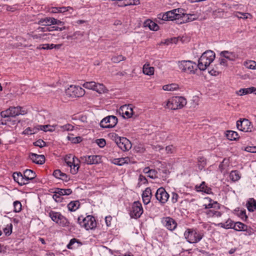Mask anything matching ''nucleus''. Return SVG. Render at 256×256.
Returning a JSON list of instances; mask_svg holds the SVG:
<instances>
[{"instance_id": "nucleus-60", "label": "nucleus", "mask_w": 256, "mask_h": 256, "mask_svg": "<svg viewBox=\"0 0 256 256\" xmlns=\"http://www.w3.org/2000/svg\"><path fill=\"white\" fill-rule=\"evenodd\" d=\"M96 142L101 148H104L106 144V142L104 138L97 139L96 140Z\"/></svg>"}, {"instance_id": "nucleus-54", "label": "nucleus", "mask_w": 256, "mask_h": 256, "mask_svg": "<svg viewBox=\"0 0 256 256\" xmlns=\"http://www.w3.org/2000/svg\"><path fill=\"white\" fill-rule=\"evenodd\" d=\"M111 60L112 62L114 63H118L121 61L124 60H125V58L122 55L114 56L112 58Z\"/></svg>"}, {"instance_id": "nucleus-31", "label": "nucleus", "mask_w": 256, "mask_h": 256, "mask_svg": "<svg viewBox=\"0 0 256 256\" xmlns=\"http://www.w3.org/2000/svg\"><path fill=\"white\" fill-rule=\"evenodd\" d=\"M93 90L96 92L100 94H104L108 92V90L102 84L96 82L94 89Z\"/></svg>"}, {"instance_id": "nucleus-34", "label": "nucleus", "mask_w": 256, "mask_h": 256, "mask_svg": "<svg viewBox=\"0 0 256 256\" xmlns=\"http://www.w3.org/2000/svg\"><path fill=\"white\" fill-rule=\"evenodd\" d=\"M140 4V0H122L120 4L119 5V6L121 7H125L130 6H136Z\"/></svg>"}, {"instance_id": "nucleus-19", "label": "nucleus", "mask_w": 256, "mask_h": 256, "mask_svg": "<svg viewBox=\"0 0 256 256\" xmlns=\"http://www.w3.org/2000/svg\"><path fill=\"white\" fill-rule=\"evenodd\" d=\"M29 158L33 162L36 164H42L45 162V157L42 154L30 153Z\"/></svg>"}, {"instance_id": "nucleus-9", "label": "nucleus", "mask_w": 256, "mask_h": 256, "mask_svg": "<svg viewBox=\"0 0 256 256\" xmlns=\"http://www.w3.org/2000/svg\"><path fill=\"white\" fill-rule=\"evenodd\" d=\"M64 162L70 168V172L72 174L78 173L80 166V160L72 154L66 155L64 158Z\"/></svg>"}, {"instance_id": "nucleus-57", "label": "nucleus", "mask_w": 256, "mask_h": 256, "mask_svg": "<svg viewBox=\"0 0 256 256\" xmlns=\"http://www.w3.org/2000/svg\"><path fill=\"white\" fill-rule=\"evenodd\" d=\"M50 17H46L42 18L39 20L38 24L44 26H50Z\"/></svg>"}, {"instance_id": "nucleus-41", "label": "nucleus", "mask_w": 256, "mask_h": 256, "mask_svg": "<svg viewBox=\"0 0 256 256\" xmlns=\"http://www.w3.org/2000/svg\"><path fill=\"white\" fill-rule=\"evenodd\" d=\"M234 225V222L230 218H228L225 222H220L218 224V226L226 229L232 228Z\"/></svg>"}, {"instance_id": "nucleus-44", "label": "nucleus", "mask_w": 256, "mask_h": 256, "mask_svg": "<svg viewBox=\"0 0 256 256\" xmlns=\"http://www.w3.org/2000/svg\"><path fill=\"white\" fill-rule=\"evenodd\" d=\"M234 16L238 18L247 19L248 18H252V15L250 13L247 12H236L234 14Z\"/></svg>"}, {"instance_id": "nucleus-8", "label": "nucleus", "mask_w": 256, "mask_h": 256, "mask_svg": "<svg viewBox=\"0 0 256 256\" xmlns=\"http://www.w3.org/2000/svg\"><path fill=\"white\" fill-rule=\"evenodd\" d=\"M184 236L189 243L196 244L202 239L203 234L196 229L187 228L184 233Z\"/></svg>"}, {"instance_id": "nucleus-35", "label": "nucleus", "mask_w": 256, "mask_h": 256, "mask_svg": "<svg viewBox=\"0 0 256 256\" xmlns=\"http://www.w3.org/2000/svg\"><path fill=\"white\" fill-rule=\"evenodd\" d=\"M56 125H50V124H46V125H38V130H42L44 132H54L55 129L56 127Z\"/></svg>"}, {"instance_id": "nucleus-45", "label": "nucleus", "mask_w": 256, "mask_h": 256, "mask_svg": "<svg viewBox=\"0 0 256 256\" xmlns=\"http://www.w3.org/2000/svg\"><path fill=\"white\" fill-rule=\"evenodd\" d=\"M252 89L253 88H252V87L246 88H240V90L236 91V93L237 95L242 96L252 93V92H253Z\"/></svg>"}, {"instance_id": "nucleus-58", "label": "nucleus", "mask_w": 256, "mask_h": 256, "mask_svg": "<svg viewBox=\"0 0 256 256\" xmlns=\"http://www.w3.org/2000/svg\"><path fill=\"white\" fill-rule=\"evenodd\" d=\"M68 140L71 141L72 142L74 143V144L79 143L82 140V138L80 136L72 137V136H68Z\"/></svg>"}, {"instance_id": "nucleus-48", "label": "nucleus", "mask_w": 256, "mask_h": 256, "mask_svg": "<svg viewBox=\"0 0 256 256\" xmlns=\"http://www.w3.org/2000/svg\"><path fill=\"white\" fill-rule=\"evenodd\" d=\"M206 164V158L202 156L198 157V168L200 170H202Z\"/></svg>"}, {"instance_id": "nucleus-56", "label": "nucleus", "mask_w": 256, "mask_h": 256, "mask_svg": "<svg viewBox=\"0 0 256 256\" xmlns=\"http://www.w3.org/2000/svg\"><path fill=\"white\" fill-rule=\"evenodd\" d=\"M60 127L62 131H71L74 128V126L70 124H67Z\"/></svg>"}, {"instance_id": "nucleus-13", "label": "nucleus", "mask_w": 256, "mask_h": 256, "mask_svg": "<svg viewBox=\"0 0 256 256\" xmlns=\"http://www.w3.org/2000/svg\"><path fill=\"white\" fill-rule=\"evenodd\" d=\"M237 128L244 132H252L253 126L252 122L246 118H240L236 122Z\"/></svg>"}, {"instance_id": "nucleus-1", "label": "nucleus", "mask_w": 256, "mask_h": 256, "mask_svg": "<svg viewBox=\"0 0 256 256\" xmlns=\"http://www.w3.org/2000/svg\"><path fill=\"white\" fill-rule=\"evenodd\" d=\"M215 53L210 50L204 52L199 58L198 67L200 70H204L214 60L215 58Z\"/></svg>"}, {"instance_id": "nucleus-30", "label": "nucleus", "mask_w": 256, "mask_h": 256, "mask_svg": "<svg viewBox=\"0 0 256 256\" xmlns=\"http://www.w3.org/2000/svg\"><path fill=\"white\" fill-rule=\"evenodd\" d=\"M143 73L147 76L154 75V68L152 66H150L149 64H145L142 68Z\"/></svg>"}, {"instance_id": "nucleus-40", "label": "nucleus", "mask_w": 256, "mask_h": 256, "mask_svg": "<svg viewBox=\"0 0 256 256\" xmlns=\"http://www.w3.org/2000/svg\"><path fill=\"white\" fill-rule=\"evenodd\" d=\"M227 138L230 140H235L239 138L237 132L232 130H228L226 132Z\"/></svg>"}, {"instance_id": "nucleus-7", "label": "nucleus", "mask_w": 256, "mask_h": 256, "mask_svg": "<svg viewBox=\"0 0 256 256\" xmlns=\"http://www.w3.org/2000/svg\"><path fill=\"white\" fill-rule=\"evenodd\" d=\"M78 222L82 228L87 230H94L96 226L95 218L90 215L86 217L81 216L78 218Z\"/></svg>"}, {"instance_id": "nucleus-63", "label": "nucleus", "mask_w": 256, "mask_h": 256, "mask_svg": "<svg viewBox=\"0 0 256 256\" xmlns=\"http://www.w3.org/2000/svg\"><path fill=\"white\" fill-rule=\"evenodd\" d=\"M63 172H62L60 170H56L53 172V176L56 178L60 179L62 176Z\"/></svg>"}, {"instance_id": "nucleus-51", "label": "nucleus", "mask_w": 256, "mask_h": 256, "mask_svg": "<svg viewBox=\"0 0 256 256\" xmlns=\"http://www.w3.org/2000/svg\"><path fill=\"white\" fill-rule=\"evenodd\" d=\"M96 82L94 81L86 82L82 84V86L86 89L92 90H93L94 89V86Z\"/></svg>"}, {"instance_id": "nucleus-16", "label": "nucleus", "mask_w": 256, "mask_h": 256, "mask_svg": "<svg viewBox=\"0 0 256 256\" xmlns=\"http://www.w3.org/2000/svg\"><path fill=\"white\" fill-rule=\"evenodd\" d=\"M81 160L87 164H98L101 162V157L98 155L84 156L80 157Z\"/></svg>"}, {"instance_id": "nucleus-53", "label": "nucleus", "mask_w": 256, "mask_h": 256, "mask_svg": "<svg viewBox=\"0 0 256 256\" xmlns=\"http://www.w3.org/2000/svg\"><path fill=\"white\" fill-rule=\"evenodd\" d=\"M12 224H10L6 226L4 228L3 230L6 236H10L12 232Z\"/></svg>"}, {"instance_id": "nucleus-36", "label": "nucleus", "mask_w": 256, "mask_h": 256, "mask_svg": "<svg viewBox=\"0 0 256 256\" xmlns=\"http://www.w3.org/2000/svg\"><path fill=\"white\" fill-rule=\"evenodd\" d=\"M246 206L248 211L254 212L256 210V200L253 198H250L246 204Z\"/></svg>"}, {"instance_id": "nucleus-47", "label": "nucleus", "mask_w": 256, "mask_h": 256, "mask_svg": "<svg viewBox=\"0 0 256 256\" xmlns=\"http://www.w3.org/2000/svg\"><path fill=\"white\" fill-rule=\"evenodd\" d=\"M42 42L46 40V41H50L53 39L55 38L56 35L55 34H52L50 33H44L42 32Z\"/></svg>"}, {"instance_id": "nucleus-18", "label": "nucleus", "mask_w": 256, "mask_h": 256, "mask_svg": "<svg viewBox=\"0 0 256 256\" xmlns=\"http://www.w3.org/2000/svg\"><path fill=\"white\" fill-rule=\"evenodd\" d=\"M162 222L165 228L171 231L174 230L177 226V223L175 220L169 216L163 218Z\"/></svg>"}, {"instance_id": "nucleus-24", "label": "nucleus", "mask_w": 256, "mask_h": 256, "mask_svg": "<svg viewBox=\"0 0 256 256\" xmlns=\"http://www.w3.org/2000/svg\"><path fill=\"white\" fill-rule=\"evenodd\" d=\"M205 200L208 202V204L206 203L204 204L206 210L214 208H220V204L208 198H206Z\"/></svg>"}, {"instance_id": "nucleus-21", "label": "nucleus", "mask_w": 256, "mask_h": 256, "mask_svg": "<svg viewBox=\"0 0 256 256\" xmlns=\"http://www.w3.org/2000/svg\"><path fill=\"white\" fill-rule=\"evenodd\" d=\"M13 178L14 181L20 186H23L28 184V180L24 178V174L21 172H15L13 174Z\"/></svg>"}, {"instance_id": "nucleus-37", "label": "nucleus", "mask_w": 256, "mask_h": 256, "mask_svg": "<svg viewBox=\"0 0 256 256\" xmlns=\"http://www.w3.org/2000/svg\"><path fill=\"white\" fill-rule=\"evenodd\" d=\"M80 206V203L78 200L72 201L68 204V208L70 211L75 212Z\"/></svg>"}, {"instance_id": "nucleus-23", "label": "nucleus", "mask_w": 256, "mask_h": 256, "mask_svg": "<svg viewBox=\"0 0 256 256\" xmlns=\"http://www.w3.org/2000/svg\"><path fill=\"white\" fill-rule=\"evenodd\" d=\"M152 196V190L150 188H146L142 194V201L144 204H148L150 202Z\"/></svg>"}, {"instance_id": "nucleus-26", "label": "nucleus", "mask_w": 256, "mask_h": 256, "mask_svg": "<svg viewBox=\"0 0 256 256\" xmlns=\"http://www.w3.org/2000/svg\"><path fill=\"white\" fill-rule=\"evenodd\" d=\"M162 90L164 91L174 92L180 90V86L176 83H172L162 86Z\"/></svg>"}, {"instance_id": "nucleus-49", "label": "nucleus", "mask_w": 256, "mask_h": 256, "mask_svg": "<svg viewBox=\"0 0 256 256\" xmlns=\"http://www.w3.org/2000/svg\"><path fill=\"white\" fill-rule=\"evenodd\" d=\"M56 190L58 192V194L60 196H68L72 193V190L70 188L62 189L58 188Z\"/></svg>"}, {"instance_id": "nucleus-4", "label": "nucleus", "mask_w": 256, "mask_h": 256, "mask_svg": "<svg viewBox=\"0 0 256 256\" xmlns=\"http://www.w3.org/2000/svg\"><path fill=\"white\" fill-rule=\"evenodd\" d=\"M48 214L52 220L60 226L68 228L70 230L72 224L68 219L62 216L60 212L50 210L48 212Z\"/></svg>"}, {"instance_id": "nucleus-62", "label": "nucleus", "mask_w": 256, "mask_h": 256, "mask_svg": "<svg viewBox=\"0 0 256 256\" xmlns=\"http://www.w3.org/2000/svg\"><path fill=\"white\" fill-rule=\"evenodd\" d=\"M35 146L43 148L46 146V142L42 140H38L34 143Z\"/></svg>"}, {"instance_id": "nucleus-10", "label": "nucleus", "mask_w": 256, "mask_h": 256, "mask_svg": "<svg viewBox=\"0 0 256 256\" xmlns=\"http://www.w3.org/2000/svg\"><path fill=\"white\" fill-rule=\"evenodd\" d=\"M85 90L76 85H70L66 90V95L72 98H81L85 94Z\"/></svg>"}, {"instance_id": "nucleus-28", "label": "nucleus", "mask_w": 256, "mask_h": 256, "mask_svg": "<svg viewBox=\"0 0 256 256\" xmlns=\"http://www.w3.org/2000/svg\"><path fill=\"white\" fill-rule=\"evenodd\" d=\"M82 245V242L76 238H74L72 239L66 247L68 249H75Z\"/></svg>"}, {"instance_id": "nucleus-3", "label": "nucleus", "mask_w": 256, "mask_h": 256, "mask_svg": "<svg viewBox=\"0 0 256 256\" xmlns=\"http://www.w3.org/2000/svg\"><path fill=\"white\" fill-rule=\"evenodd\" d=\"M185 10L178 8L168 11L164 14H159L158 18L163 20H179L184 16L186 14Z\"/></svg>"}, {"instance_id": "nucleus-25", "label": "nucleus", "mask_w": 256, "mask_h": 256, "mask_svg": "<svg viewBox=\"0 0 256 256\" xmlns=\"http://www.w3.org/2000/svg\"><path fill=\"white\" fill-rule=\"evenodd\" d=\"M195 188L197 192H204L208 194L212 192V189L206 185L204 182H202L199 186H196Z\"/></svg>"}, {"instance_id": "nucleus-50", "label": "nucleus", "mask_w": 256, "mask_h": 256, "mask_svg": "<svg viewBox=\"0 0 256 256\" xmlns=\"http://www.w3.org/2000/svg\"><path fill=\"white\" fill-rule=\"evenodd\" d=\"M38 131V126L34 127V128H26L22 132V134H34Z\"/></svg>"}, {"instance_id": "nucleus-55", "label": "nucleus", "mask_w": 256, "mask_h": 256, "mask_svg": "<svg viewBox=\"0 0 256 256\" xmlns=\"http://www.w3.org/2000/svg\"><path fill=\"white\" fill-rule=\"evenodd\" d=\"M14 210L16 212H20L22 210V204L18 201H16L14 202Z\"/></svg>"}, {"instance_id": "nucleus-42", "label": "nucleus", "mask_w": 256, "mask_h": 256, "mask_svg": "<svg viewBox=\"0 0 256 256\" xmlns=\"http://www.w3.org/2000/svg\"><path fill=\"white\" fill-rule=\"evenodd\" d=\"M244 67L250 70H256V62L252 60H246L243 63Z\"/></svg>"}, {"instance_id": "nucleus-33", "label": "nucleus", "mask_w": 256, "mask_h": 256, "mask_svg": "<svg viewBox=\"0 0 256 256\" xmlns=\"http://www.w3.org/2000/svg\"><path fill=\"white\" fill-rule=\"evenodd\" d=\"M4 118L6 119L4 120V122L3 120H1L2 124L8 125V126H16L20 122L19 120H16L15 118L10 117Z\"/></svg>"}, {"instance_id": "nucleus-27", "label": "nucleus", "mask_w": 256, "mask_h": 256, "mask_svg": "<svg viewBox=\"0 0 256 256\" xmlns=\"http://www.w3.org/2000/svg\"><path fill=\"white\" fill-rule=\"evenodd\" d=\"M144 26L146 28H148L150 30L154 31H156L159 29L158 26L150 20H146L144 22Z\"/></svg>"}, {"instance_id": "nucleus-29", "label": "nucleus", "mask_w": 256, "mask_h": 256, "mask_svg": "<svg viewBox=\"0 0 256 256\" xmlns=\"http://www.w3.org/2000/svg\"><path fill=\"white\" fill-rule=\"evenodd\" d=\"M28 37L30 38H32V40H34L36 42H42V32L39 33V32H36V31L35 32H32L28 33Z\"/></svg>"}, {"instance_id": "nucleus-22", "label": "nucleus", "mask_w": 256, "mask_h": 256, "mask_svg": "<svg viewBox=\"0 0 256 256\" xmlns=\"http://www.w3.org/2000/svg\"><path fill=\"white\" fill-rule=\"evenodd\" d=\"M220 56L230 61H234L238 58V55L236 53L227 50L222 52Z\"/></svg>"}, {"instance_id": "nucleus-11", "label": "nucleus", "mask_w": 256, "mask_h": 256, "mask_svg": "<svg viewBox=\"0 0 256 256\" xmlns=\"http://www.w3.org/2000/svg\"><path fill=\"white\" fill-rule=\"evenodd\" d=\"M136 109V108L132 104H124L120 107L118 112L124 118H129L132 116H137L138 114L135 112Z\"/></svg>"}, {"instance_id": "nucleus-5", "label": "nucleus", "mask_w": 256, "mask_h": 256, "mask_svg": "<svg viewBox=\"0 0 256 256\" xmlns=\"http://www.w3.org/2000/svg\"><path fill=\"white\" fill-rule=\"evenodd\" d=\"M179 70L188 74H194L197 70L196 64L191 60H180L177 62Z\"/></svg>"}, {"instance_id": "nucleus-20", "label": "nucleus", "mask_w": 256, "mask_h": 256, "mask_svg": "<svg viewBox=\"0 0 256 256\" xmlns=\"http://www.w3.org/2000/svg\"><path fill=\"white\" fill-rule=\"evenodd\" d=\"M220 208H214L205 211V213L208 218H218L222 213L220 211Z\"/></svg>"}, {"instance_id": "nucleus-61", "label": "nucleus", "mask_w": 256, "mask_h": 256, "mask_svg": "<svg viewBox=\"0 0 256 256\" xmlns=\"http://www.w3.org/2000/svg\"><path fill=\"white\" fill-rule=\"evenodd\" d=\"M178 198H179V196L178 194H176L175 192H172L171 200L172 203H174V204L176 203L178 200Z\"/></svg>"}, {"instance_id": "nucleus-59", "label": "nucleus", "mask_w": 256, "mask_h": 256, "mask_svg": "<svg viewBox=\"0 0 256 256\" xmlns=\"http://www.w3.org/2000/svg\"><path fill=\"white\" fill-rule=\"evenodd\" d=\"M62 196L58 194V192L56 190L54 192V194L52 196L53 198L56 202H60L62 201Z\"/></svg>"}, {"instance_id": "nucleus-38", "label": "nucleus", "mask_w": 256, "mask_h": 256, "mask_svg": "<svg viewBox=\"0 0 256 256\" xmlns=\"http://www.w3.org/2000/svg\"><path fill=\"white\" fill-rule=\"evenodd\" d=\"M234 214L239 216L242 220H246L248 216L246 214V210L240 209V208H236L234 210Z\"/></svg>"}, {"instance_id": "nucleus-6", "label": "nucleus", "mask_w": 256, "mask_h": 256, "mask_svg": "<svg viewBox=\"0 0 256 256\" xmlns=\"http://www.w3.org/2000/svg\"><path fill=\"white\" fill-rule=\"evenodd\" d=\"M28 113V110L24 107L10 106L7 110L2 111L0 116L2 118H15L19 115H24Z\"/></svg>"}, {"instance_id": "nucleus-39", "label": "nucleus", "mask_w": 256, "mask_h": 256, "mask_svg": "<svg viewBox=\"0 0 256 256\" xmlns=\"http://www.w3.org/2000/svg\"><path fill=\"white\" fill-rule=\"evenodd\" d=\"M247 228L248 226L246 224L238 222L234 223L232 228L236 231H244L247 230Z\"/></svg>"}, {"instance_id": "nucleus-32", "label": "nucleus", "mask_w": 256, "mask_h": 256, "mask_svg": "<svg viewBox=\"0 0 256 256\" xmlns=\"http://www.w3.org/2000/svg\"><path fill=\"white\" fill-rule=\"evenodd\" d=\"M24 176L26 180H28V184L30 182V180H32L36 176V173L32 170L27 169L24 172Z\"/></svg>"}, {"instance_id": "nucleus-12", "label": "nucleus", "mask_w": 256, "mask_h": 256, "mask_svg": "<svg viewBox=\"0 0 256 256\" xmlns=\"http://www.w3.org/2000/svg\"><path fill=\"white\" fill-rule=\"evenodd\" d=\"M114 140L117 146L122 150L127 151L132 148L130 142L124 137L119 136L116 134L114 136Z\"/></svg>"}, {"instance_id": "nucleus-46", "label": "nucleus", "mask_w": 256, "mask_h": 256, "mask_svg": "<svg viewBox=\"0 0 256 256\" xmlns=\"http://www.w3.org/2000/svg\"><path fill=\"white\" fill-rule=\"evenodd\" d=\"M241 177L239 172L237 170L232 171L230 174V178L233 182L238 181Z\"/></svg>"}, {"instance_id": "nucleus-15", "label": "nucleus", "mask_w": 256, "mask_h": 256, "mask_svg": "<svg viewBox=\"0 0 256 256\" xmlns=\"http://www.w3.org/2000/svg\"><path fill=\"white\" fill-rule=\"evenodd\" d=\"M118 123V118L116 116H109L104 118L100 122V126L102 128H112Z\"/></svg>"}, {"instance_id": "nucleus-17", "label": "nucleus", "mask_w": 256, "mask_h": 256, "mask_svg": "<svg viewBox=\"0 0 256 256\" xmlns=\"http://www.w3.org/2000/svg\"><path fill=\"white\" fill-rule=\"evenodd\" d=\"M170 197L169 194L162 187L158 188L156 193V198L162 204H165Z\"/></svg>"}, {"instance_id": "nucleus-43", "label": "nucleus", "mask_w": 256, "mask_h": 256, "mask_svg": "<svg viewBox=\"0 0 256 256\" xmlns=\"http://www.w3.org/2000/svg\"><path fill=\"white\" fill-rule=\"evenodd\" d=\"M130 162V158L128 157H125L114 159V164L119 166H122L125 164H128Z\"/></svg>"}, {"instance_id": "nucleus-14", "label": "nucleus", "mask_w": 256, "mask_h": 256, "mask_svg": "<svg viewBox=\"0 0 256 256\" xmlns=\"http://www.w3.org/2000/svg\"><path fill=\"white\" fill-rule=\"evenodd\" d=\"M143 212V208L141 203L138 201L134 202L132 205L130 215L131 218H138L141 216Z\"/></svg>"}, {"instance_id": "nucleus-52", "label": "nucleus", "mask_w": 256, "mask_h": 256, "mask_svg": "<svg viewBox=\"0 0 256 256\" xmlns=\"http://www.w3.org/2000/svg\"><path fill=\"white\" fill-rule=\"evenodd\" d=\"M176 147L172 144L167 146L165 148L166 154H168L174 153L176 152Z\"/></svg>"}, {"instance_id": "nucleus-64", "label": "nucleus", "mask_w": 256, "mask_h": 256, "mask_svg": "<svg viewBox=\"0 0 256 256\" xmlns=\"http://www.w3.org/2000/svg\"><path fill=\"white\" fill-rule=\"evenodd\" d=\"M244 150L249 152H256V146H246L244 148Z\"/></svg>"}, {"instance_id": "nucleus-2", "label": "nucleus", "mask_w": 256, "mask_h": 256, "mask_svg": "<svg viewBox=\"0 0 256 256\" xmlns=\"http://www.w3.org/2000/svg\"><path fill=\"white\" fill-rule=\"evenodd\" d=\"M186 103V100L184 97L175 96L168 100L164 107L172 110H176L182 108Z\"/></svg>"}]
</instances>
